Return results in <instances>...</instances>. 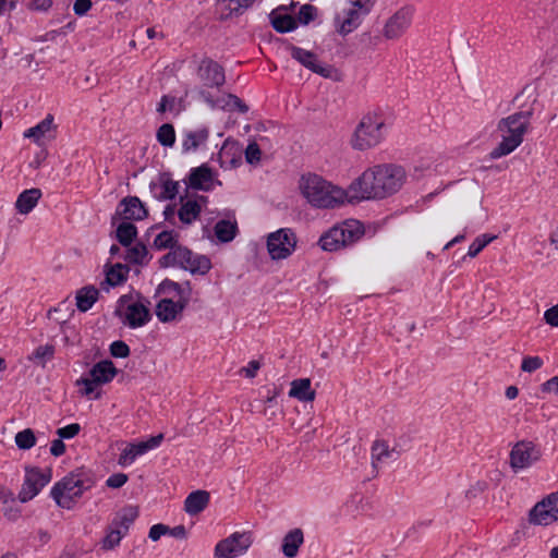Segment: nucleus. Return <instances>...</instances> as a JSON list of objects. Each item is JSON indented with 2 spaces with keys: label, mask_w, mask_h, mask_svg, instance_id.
<instances>
[{
  "label": "nucleus",
  "mask_w": 558,
  "mask_h": 558,
  "mask_svg": "<svg viewBox=\"0 0 558 558\" xmlns=\"http://www.w3.org/2000/svg\"><path fill=\"white\" fill-rule=\"evenodd\" d=\"M404 180L405 172L399 166L377 165L371 167L349 185L351 202L386 198L398 192Z\"/></svg>",
  "instance_id": "nucleus-1"
},
{
  "label": "nucleus",
  "mask_w": 558,
  "mask_h": 558,
  "mask_svg": "<svg viewBox=\"0 0 558 558\" xmlns=\"http://www.w3.org/2000/svg\"><path fill=\"white\" fill-rule=\"evenodd\" d=\"M303 198L314 208L333 209L351 202L350 186L342 189L314 172L303 173L298 182Z\"/></svg>",
  "instance_id": "nucleus-2"
},
{
  "label": "nucleus",
  "mask_w": 558,
  "mask_h": 558,
  "mask_svg": "<svg viewBox=\"0 0 558 558\" xmlns=\"http://www.w3.org/2000/svg\"><path fill=\"white\" fill-rule=\"evenodd\" d=\"M531 112L520 111L504 118L498 123L500 143L490 151L492 159H499L514 151L523 142L529 129Z\"/></svg>",
  "instance_id": "nucleus-3"
},
{
  "label": "nucleus",
  "mask_w": 558,
  "mask_h": 558,
  "mask_svg": "<svg viewBox=\"0 0 558 558\" xmlns=\"http://www.w3.org/2000/svg\"><path fill=\"white\" fill-rule=\"evenodd\" d=\"M159 291L165 295L156 305V316L161 323H170L181 316L190 301L189 284L163 280Z\"/></svg>",
  "instance_id": "nucleus-4"
},
{
  "label": "nucleus",
  "mask_w": 558,
  "mask_h": 558,
  "mask_svg": "<svg viewBox=\"0 0 558 558\" xmlns=\"http://www.w3.org/2000/svg\"><path fill=\"white\" fill-rule=\"evenodd\" d=\"M148 305L149 302L140 294H123L117 301L114 315L123 326L137 329L151 319Z\"/></svg>",
  "instance_id": "nucleus-5"
},
{
  "label": "nucleus",
  "mask_w": 558,
  "mask_h": 558,
  "mask_svg": "<svg viewBox=\"0 0 558 558\" xmlns=\"http://www.w3.org/2000/svg\"><path fill=\"white\" fill-rule=\"evenodd\" d=\"M93 483L81 473H69L56 482L50 489V497L58 507L72 509L83 494L92 488Z\"/></svg>",
  "instance_id": "nucleus-6"
},
{
  "label": "nucleus",
  "mask_w": 558,
  "mask_h": 558,
  "mask_svg": "<svg viewBox=\"0 0 558 558\" xmlns=\"http://www.w3.org/2000/svg\"><path fill=\"white\" fill-rule=\"evenodd\" d=\"M364 235L363 225L355 219H348L333 226L319 238L318 245L323 251L336 252L353 245Z\"/></svg>",
  "instance_id": "nucleus-7"
},
{
  "label": "nucleus",
  "mask_w": 558,
  "mask_h": 558,
  "mask_svg": "<svg viewBox=\"0 0 558 558\" xmlns=\"http://www.w3.org/2000/svg\"><path fill=\"white\" fill-rule=\"evenodd\" d=\"M374 4L375 0H348L333 17L335 31L343 37L353 33L371 13Z\"/></svg>",
  "instance_id": "nucleus-8"
},
{
  "label": "nucleus",
  "mask_w": 558,
  "mask_h": 558,
  "mask_svg": "<svg viewBox=\"0 0 558 558\" xmlns=\"http://www.w3.org/2000/svg\"><path fill=\"white\" fill-rule=\"evenodd\" d=\"M384 120L378 114H365L354 131L351 140L352 147L357 150L375 147L384 140Z\"/></svg>",
  "instance_id": "nucleus-9"
},
{
  "label": "nucleus",
  "mask_w": 558,
  "mask_h": 558,
  "mask_svg": "<svg viewBox=\"0 0 558 558\" xmlns=\"http://www.w3.org/2000/svg\"><path fill=\"white\" fill-rule=\"evenodd\" d=\"M137 517L138 510L134 506H126L117 512L106 529L105 536L100 542L101 548L104 550H112L118 547L128 535L130 527Z\"/></svg>",
  "instance_id": "nucleus-10"
},
{
  "label": "nucleus",
  "mask_w": 558,
  "mask_h": 558,
  "mask_svg": "<svg viewBox=\"0 0 558 558\" xmlns=\"http://www.w3.org/2000/svg\"><path fill=\"white\" fill-rule=\"evenodd\" d=\"M298 236L291 228H280L266 235V250L272 262L288 259L296 250Z\"/></svg>",
  "instance_id": "nucleus-11"
},
{
  "label": "nucleus",
  "mask_w": 558,
  "mask_h": 558,
  "mask_svg": "<svg viewBox=\"0 0 558 558\" xmlns=\"http://www.w3.org/2000/svg\"><path fill=\"white\" fill-rule=\"evenodd\" d=\"M24 480L19 492V500L23 504L34 499L52 478L50 468L25 466Z\"/></svg>",
  "instance_id": "nucleus-12"
},
{
  "label": "nucleus",
  "mask_w": 558,
  "mask_h": 558,
  "mask_svg": "<svg viewBox=\"0 0 558 558\" xmlns=\"http://www.w3.org/2000/svg\"><path fill=\"white\" fill-rule=\"evenodd\" d=\"M252 544L253 536L251 532L236 531L216 544L214 556L216 558H238L245 555Z\"/></svg>",
  "instance_id": "nucleus-13"
},
{
  "label": "nucleus",
  "mask_w": 558,
  "mask_h": 558,
  "mask_svg": "<svg viewBox=\"0 0 558 558\" xmlns=\"http://www.w3.org/2000/svg\"><path fill=\"white\" fill-rule=\"evenodd\" d=\"M531 524L548 526L558 521V490L538 501L529 513Z\"/></svg>",
  "instance_id": "nucleus-14"
},
{
  "label": "nucleus",
  "mask_w": 558,
  "mask_h": 558,
  "mask_svg": "<svg viewBox=\"0 0 558 558\" xmlns=\"http://www.w3.org/2000/svg\"><path fill=\"white\" fill-rule=\"evenodd\" d=\"M542 457L538 446L532 441L522 440L517 442L510 451V466L518 473L531 468Z\"/></svg>",
  "instance_id": "nucleus-15"
},
{
  "label": "nucleus",
  "mask_w": 558,
  "mask_h": 558,
  "mask_svg": "<svg viewBox=\"0 0 558 558\" xmlns=\"http://www.w3.org/2000/svg\"><path fill=\"white\" fill-rule=\"evenodd\" d=\"M414 12L415 9L412 5L398 9L384 24V37L388 40L402 37L412 25Z\"/></svg>",
  "instance_id": "nucleus-16"
},
{
  "label": "nucleus",
  "mask_w": 558,
  "mask_h": 558,
  "mask_svg": "<svg viewBox=\"0 0 558 558\" xmlns=\"http://www.w3.org/2000/svg\"><path fill=\"white\" fill-rule=\"evenodd\" d=\"M162 439L163 435L158 434L156 436L149 437L146 440L125 444V446L120 451L118 464L121 468L131 466L137 458L146 454L150 450L157 449L161 445Z\"/></svg>",
  "instance_id": "nucleus-17"
},
{
  "label": "nucleus",
  "mask_w": 558,
  "mask_h": 558,
  "mask_svg": "<svg viewBox=\"0 0 558 558\" xmlns=\"http://www.w3.org/2000/svg\"><path fill=\"white\" fill-rule=\"evenodd\" d=\"M291 57L306 69L323 77H330L331 75V66L322 63L317 56L312 51L293 46L291 47Z\"/></svg>",
  "instance_id": "nucleus-18"
},
{
  "label": "nucleus",
  "mask_w": 558,
  "mask_h": 558,
  "mask_svg": "<svg viewBox=\"0 0 558 558\" xmlns=\"http://www.w3.org/2000/svg\"><path fill=\"white\" fill-rule=\"evenodd\" d=\"M56 128L53 116L47 114L36 125L25 130L23 136L32 140L36 145L43 146L47 141L54 138Z\"/></svg>",
  "instance_id": "nucleus-19"
},
{
  "label": "nucleus",
  "mask_w": 558,
  "mask_h": 558,
  "mask_svg": "<svg viewBox=\"0 0 558 558\" xmlns=\"http://www.w3.org/2000/svg\"><path fill=\"white\" fill-rule=\"evenodd\" d=\"M149 191L157 201H172L179 194V182L171 180L167 174H160L150 181Z\"/></svg>",
  "instance_id": "nucleus-20"
},
{
  "label": "nucleus",
  "mask_w": 558,
  "mask_h": 558,
  "mask_svg": "<svg viewBox=\"0 0 558 558\" xmlns=\"http://www.w3.org/2000/svg\"><path fill=\"white\" fill-rule=\"evenodd\" d=\"M198 76L207 87H220L223 85L226 80L222 66L210 59H204L201 62L198 66Z\"/></svg>",
  "instance_id": "nucleus-21"
},
{
  "label": "nucleus",
  "mask_w": 558,
  "mask_h": 558,
  "mask_svg": "<svg viewBox=\"0 0 558 558\" xmlns=\"http://www.w3.org/2000/svg\"><path fill=\"white\" fill-rule=\"evenodd\" d=\"M217 184L220 182L216 180L208 166L202 165L190 170L189 185L192 189L208 192L214 190Z\"/></svg>",
  "instance_id": "nucleus-22"
},
{
  "label": "nucleus",
  "mask_w": 558,
  "mask_h": 558,
  "mask_svg": "<svg viewBox=\"0 0 558 558\" xmlns=\"http://www.w3.org/2000/svg\"><path fill=\"white\" fill-rule=\"evenodd\" d=\"M218 162L223 170H230L242 163V148L238 142L226 140L218 153Z\"/></svg>",
  "instance_id": "nucleus-23"
},
{
  "label": "nucleus",
  "mask_w": 558,
  "mask_h": 558,
  "mask_svg": "<svg viewBox=\"0 0 558 558\" xmlns=\"http://www.w3.org/2000/svg\"><path fill=\"white\" fill-rule=\"evenodd\" d=\"M119 213L126 220H143L148 211L144 203L137 196L124 197L119 204Z\"/></svg>",
  "instance_id": "nucleus-24"
},
{
  "label": "nucleus",
  "mask_w": 558,
  "mask_h": 558,
  "mask_svg": "<svg viewBox=\"0 0 558 558\" xmlns=\"http://www.w3.org/2000/svg\"><path fill=\"white\" fill-rule=\"evenodd\" d=\"M209 132L206 128L185 131L182 137V151L184 154L195 153L207 143Z\"/></svg>",
  "instance_id": "nucleus-25"
},
{
  "label": "nucleus",
  "mask_w": 558,
  "mask_h": 558,
  "mask_svg": "<svg viewBox=\"0 0 558 558\" xmlns=\"http://www.w3.org/2000/svg\"><path fill=\"white\" fill-rule=\"evenodd\" d=\"M129 275V268L120 263L106 266L105 279L100 282V289L108 292L111 288L122 284Z\"/></svg>",
  "instance_id": "nucleus-26"
},
{
  "label": "nucleus",
  "mask_w": 558,
  "mask_h": 558,
  "mask_svg": "<svg viewBox=\"0 0 558 558\" xmlns=\"http://www.w3.org/2000/svg\"><path fill=\"white\" fill-rule=\"evenodd\" d=\"M117 374L118 369L110 360H102L97 362L88 372V375L93 378V381H96L99 386L112 381Z\"/></svg>",
  "instance_id": "nucleus-27"
},
{
  "label": "nucleus",
  "mask_w": 558,
  "mask_h": 558,
  "mask_svg": "<svg viewBox=\"0 0 558 558\" xmlns=\"http://www.w3.org/2000/svg\"><path fill=\"white\" fill-rule=\"evenodd\" d=\"M256 0H218L217 11L222 20L244 13Z\"/></svg>",
  "instance_id": "nucleus-28"
},
{
  "label": "nucleus",
  "mask_w": 558,
  "mask_h": 558,
  "mask_svg": "<svg viewBox=\"0 0 558 558\" xmlns=\"http://www.w3.org/2000/svg\"><path fill=\"white\" fill-rule=\"evenodd\" d=\"M399 457V452L395 448H390L384 439H377L372 445V464L374 468L393 461Z\"/></svg>",
  "instance_id": "nucleus-29"
},
{
  "label": "nucleus",
  "mask_w": 558,
  "mask_h": 558,
  "mask_svg": "<svg viewBox=\"0 0 558 558\" xmlns=\"http://www.w3.org/2000/svg\"><path fill=\"white\" fill-rule=\"evenodd\" d=\"M304 543V533L300 527L290 530L282 538L281 551L286 558H295Z\"/></svg>",
  "instance_id": "nucleus-30"
},
{
  "label": "nucleus",
  "mask_w": 558,
  "mask_h": 558,
  "mask_svg": "<svg viewBox=\"0 0 558 558\" xmlns=\"http://www.w3.org/2000/svg\"><path fill=\"white\" fill-rule=\"evenodd\" d=\"M204 202V197H199L198 199L190 198L183 202L178 210L180 221L186 226L195 222L201 215Z\"/></svg>",
  "instance_id": "nucleus-31"
},
{
  "label": "nucleus",
  "mask_w": 558,
  "mask_h": 558,
  "mask_svg": "<svg viewBox=\"0 0 558 558\" xmlns=\"http://www.w3.org/2000/svg\"><path fill=\"white\" fill-rule=\"evenodd\" d=\"M209 499V493L206 490L192 492L185 498L184 510L190 515H196L207 507Z\"/></svg>",
  "instance_id": "nucleus-32"
},
{
  "label": "nucleus",
  "mask_w": 558,
  "mask_h": 558,
  "mask_svg": "<svg viewBox=\"0 0 558 558\" xmlns=\"http://www.w3.org/2000/svg\"><path fill=\"white\" fill-rule=\"evenodd\" d=\"M190 256L191 251L189 248L177 245L160 258V265L163 267H178L183 269Z\"/></svg>",
  "instance_id": "nucleus-33"
},
{
  "label": "nucleus",
  "mask_w": 558,
  "mask_h": 558,
  "mask_svg": "<svg viewBox=\"0 0 558 558\" xmlns=\"http://www.w3.org/2000/svg\"><path fill=\"white\" fill-rule=\"evenodd\" d=\"M40 197L39 189L25 190L17 196L15 208L20 214L27 215L36 207Z\"/></svg>",
  "instance_id": "nucleus-34"
},
{
  "label": "nucleus",
  "mask_w": 558,
  "mask_h": 558,
  "mask_svg": "<svg viewBox=\"0 0 558 558\" xmlns=\"http://www.w3.org/2000/svg\"><path fill=\"white\" fill-rule=\"evenodd\" d=\"M289 396L302 402L313 401L315 399V391L311 387V380L308 378L293 380Z\"/></svg>",
  "instance_id": "nucleus-35"
},
{
  "label": "nucleus",
  "mask_w": 558,
  "mask_h": 558,
  "mask_svg": "<svg viewBox=\"0 0 558 558\" xmlns=\"http://www.w3.org/2000/svg\"><path fill=\"white\" fill-rule=\"evenodd\" d=\"M99 298V290L94 286L81 288L75 295L76 306L81 312L89 311Z\"/></svg>",
  "instance_id": "nucleus-36"
},
{
  "label": "nucleus",
  "mask_w": 558,
  "mask_h": 558,
  "mask_svg": "<svg viewBox=\"0 0 558 558\" xmlns=\"http://www.w3.org/2000/svg\"><path fill=\"white\" fill-rule=\"evenodd\" d=\"M270 17L272 27L279 33H289L298 27L296 19L284 11H272Z\"/></svg>",
  "instance_id": "nucleus-37"
},
{
  "label": "nucleus",
  "mask_w": 558,
  "mask_h": 558,
  "mask_svg": "<svg viewBox=\"0 0 558 558\" xmlns=\"http://www.w3.org/2000/svg\"><path fill=\"white\" fill-rule=\"evenodd\" d=\"M211 268V263L205 255L195 254L191 251V256L187 259L184 270L192 275H206Z\"/></svg>",
  "instance_id": "nucleus-38"
},
{
  "label": "nucleus",
  "mask_w": 558,
  "mask_h": 558,
  "mask_svg": "<svg viewBox=\"0 0 558 558\" xmlns=\"http://www.w3.org/2000/svg\"><path fill=\"white\" fill-rule=\"evenodd\" d=\"M124 259L130 264L143 265L148 262V251L143 243L125 246Z\"/></svg>",
  "instance_id": "nucleus-39"
},
{
  "label": "nucleus",
  "mask_w": 558,
  "mask_h": 558,
  "mask_svg": "<svg viewBox=\"0 0 558 558\" xmlns=\"http://www.w3.org/2000/svg\"><path fill=\"white\" fill-rule=\"evenodd\" d=\"M236 233V223L229 220H219L215 226V234L220 242L232 241Z\"/></svg>",
  "instance_id": "nucleus-40"
},
{
  "label": "nucleus",
  "mask_w": 558,
  "mask_h": 558,
  "mask_svg": "<svg viewBox=\"0 0 558 558\" xmlns=\"http://www.w3.org/2000/svg\"><path fill=\"white\" fill-rule=\"evenodd\" d=\"M136 234V227L130 221H123L117 228V239L123 246L131 245Z\"/></svg>",
  "instance_id": "nucleus-41"
},
{
  "label": "nucleus",
  "mask_w": 558,
  "mask_h": 558,
  "mask_svg": "<svg viewBox=\"0 0 558 558\" xmlns=\"http://www.w3.org/2000/svg\"><path fill=\"white\" fill-rule=\"evenodd\" d=\"M178 235L172 230L162 231L154 239V247L157 250L174 248L177 246Z\"/></svg>",
  "instance_id": "nucleus-42"
},
{
  "label": "nucleus",
  "mask_w": 558,
  "mask_h": 558,
  "mask_svg": "<svg viewBox=\"0 0 558 558\" xmlns=\"http://www.w3.org/2000/svg\"><path fill=\"white\" fill-rule=\"evenodd\" d=\"M156 137L163 147H172L175 143V131L172 124L165 123L157 130Z\"/></svg>",
  "instance_id": "nucleus-43"
},
{
  "label": "nucleus",
  "mask_w": 558,
  "mask_h": 558,
  "mask_svg": "<svg viewBox=\"0 0 558 558\" xmlns=\"http://www.w3.org/2000/svg\"><path fill=\"white\" fill-rule=\"evenodd\" d=\"M15 445L21 450H29L36 445V436L31 428H25L15 435Z\"/></svg>",
  "instance_id": "nucleus-44"
},
{
  "label": "nucleus",
  "mask_w": 558,
  "mask_h": 558,
  "mask_svg": "<svg viewBox=\"0 0 558 558\" xmlns=\"http://www.w3.org/2000/svg\"><path fill=\"white\" fill-rule=\"evenodd\" d=\"M496 239V235L487 233L478 235L469 246L468 256L475 257L482 252L490 242Z\"/></svg>",
  "instance_id": "nucleus-45"
},
{
  "label": "nucleus",
  "mask_w": 558,
  "mask_h": 558,
  "mask_svg": "<svg viewBox=\"0 0 558 558\" xmlns=\"http://www.w3.org/2000/svg\"><path fill=\"white\" fill-rule=\"evenodd\" d=\"M53 354L54 347L52 344L40 345L34 351L33 360L41 366H45L46 363L53 357Z\"/></svg>",
  "instance_id": "nucleus-46"
},
{
  "label": "nucleus",
  "mask_w": 558,
  "mask_h": 558,
  "mask_svg": "<svg viewBox=\"0 0 558 558\" xmlns=\"http://www.w3.org/2000/svg\"><path fill=\"white\" fill-rule=\"evenodd\" d=\"M317 15V9L314 5L311 4H304L300 8L298 13V24L301 23L303 25H307L310 22H312Z\"/></svg>",
  "instance_id": "nucleus-47"
},
{
  "label": "nucleus",
  "mask_w": 558,
  "mask_h": 558,
  "mask_svg": "<svg viewBox=\"0 0 558 558\" xmlns=\"http://www.w3.org/2000/svg\"><path fill=\"white\" fill-rule=\"evenodd\" d=\"M109 352L113 357L124 359L130 355V348L124 341L117 340L110 344Z\"/></svg>",
  "instance_id": "nucleus-48"
},
{
  "label": "nucleus",
  "mask_w": 558,
  "mask_h": 558,
  "mask_svg": "<svg viewBox=\"0 0 558 558\" xmlns=\"http://www.w3.org/2000/svg\"><path fill=\"white\" fill-rule=\"evenodd\" d=\"M262 151L256 143H250L245 149V159L250 165H256L259 162Z\"/></svg>",
  "instance_id": "nucleus-49"
},
{
  "label": "nucleus",
  "mask_w": 558,
  "mask_h": 558,
  "mask_svg": "<svg viewBox=\"0 0 558 558\" xmlns=\"http://www.w3.org/2000/svg\"><path fill=\"white\" fill-rule=\"evenodd\" d=\"M81 430V426L77 423H72L66 426L60 427L57 429V435L59 438L63 439H71L75 437Z\"/></svg>",
  "instance_id": "nucleus-50"
},
{
  "label": "nucleus",
  "mask_w": 558,
  "mask_h": 558,
  "mask_svg": "<svg viewBox=\"0 0 558 558\" xmlns=\"http://www.w3.org/2000/svg\"><path fill=\"white\" fill-rule=\"evenodd\" d=\"M543 366V360L539 356H526L522 360L521 368L524 372L532 373Z\"/></svg>",
  "instance_id": "nucleus-51"
},
{
  "label": "nucleus",
  "mask_w": 558,
  "mask_h": 558,
  "mask_svg": "<svg viewBox=\"0 0 558 558\" xmlns=\"http://www.w3.org/2000/svg\"><path fill=\"white\" fill-rule=\"evenodd\" d=\"M77 386H82V393L84 396H90L95 392L96 388L99 386L96 381H93V378L88 376H82L76 380Z\"/></svg>",
  "instance_id": "nucleus-52"
},
{
  "label": "nucleus",
  "mask_w": 558,
  "mask_h": 558,
  "mask_svg": "<svg viewBox=\"0 0 558 558\" xmlns=\"http://www.w3.org/2000/svg\"><path fill=\"white\" fill-rule=\"evenodd\" d=\"M177 98L173 96L165 95L161 97L160 102L157 107V111L160 113H165L167 111L172 112L177 107Z\"/></svg>",
  "instance_id": "nucleus-53"
},
{
  "label": "nucleus",
  "mask_w": 558,
  "mask_h": 558,
  "mask_svg": "<svg viewBox=\"0 0 558 558\" xmlns=\"http://www.w3.org/2000/svg\"><path fill=\"white\" fill-rule=\"evenodd\" d=\"M128 482V475L124 473H114L111 474L107 481L106 485L110 488H120Z\"/></svg>",
  "instance_id": "nucleus-54"
},
{
  "label": "nucleus",
  "mask_w": 558,
  "mask_h": 558,
  "mask_svg": "<svg viewBox=\"0 0 558 558\" xmlns=\"http://www.w3.org/2000/svg\"><path fill=\"white\" fill-rule=\"evenodd\" d=\"M93 2L92 0H75L73 3V11L75 15L82 17L85 16L88 11L92 9Z\"/></svg>",
  "instance_id": "nucleus-55"
},
{
  "label": "nucleus",
  "mask_w": 558,
  "mask_h": 558,
  "mask_svg": "<svg viewBox=\"0 0 558 558\" xmlns=\"http://www.w3.org/2000/svg\"><path fill=\"white\" fill-rule=\"evenodd\" d=\"M167 531H168V525L162 524V523L154 524L149 529L148 537L153 542H157V541H159L161 538V536L167 535Z\"/></svg>",
  "instance_id": "nucleus-56"
},
{
  "label": "nucleus",
  "mask_w": 558,
  "mask_h": 558,
  "mask_svg": "<svg viewBox=\"0 0 558 558\" xmlns=\"http://www.w3.org/2000/svg\"><path fill=\"white\" fill-rule=\"evenodd\" d=\"M260 368V363L256 360H252L246 366L240 369V374L246 378H254Z\"/></svg>",
  "instance_id": "nucleus-57"
},
{
  "label": "nucleus",
  "mask_w": 558,
  "mask_h": 558,
  "mask_svg": "<svg viewBox=\"0 0 558 558\" xmlns=\"http://www.w3.org/2000/svg\"><path fill=\"white\" fill-rule=\"evenodd\" d=\"M544 319L548 325L558 327V304L545 311Z\"/></svg>",
  "instance_id": "nucleus-58"
},
{
  "label": "nucleus",
  "mask_w": 558,
  "mask_h": 558,
  "mask_svg": "<svg viewBox=\"0 0 558 558\" xmlns=\"http://www.w3.org/2000/svg\"><path fill=\"white\" fill-rule=\"evenodd\" d=\"M543 392H550L558 396V376H554L542 385Z\"/></svg>",
  "instance_id": "nucleus-59"
},
{
  "label": "nucleus",
  "mask_w": 558,
  "mask_h": 558,
  "mask_svg": "<svg viewBox=\"0 0 558 558\" xmlns=\"http://www.w3.org/2000/svg\"><path fill=\"white\" fill-rule=\"evenodd\" d=\"M65 452V445L61 438L54 439L50 445V453L54 457H61Z\"/></svg>",
  "instance_id": "nucleus-60"
},
{
  "label": "nucleus",
  "mask_w": 558,
  "mask_h": 558,
  "mask_svg": "<svg viewBox=\"0 0 558 558\" xmlns=\"http://www.w3.org/2000/svg\"><path fill=\"white\" fill-rule=\"evenodd\" d=\"M167 535H170L174 538L184 539L186 538V530L183 525H177L174 527L168 526Z\"/></svg>",
  "instance_id": "nucleus-61"
},
{
  "label": "nucleus",
  "mask_w": 558,
  "mask_h": 558,
  "mask_svg": "<svg viewBox=\"0 0 558 558\" xmlns=\"http://www.w3.org/2000/svg\"><path fill=\"white\" fill-rule=\"evenodd\" d=\"M51 5V0H32L31 2V9L36 11H47Z\"/></svg>",
  "instance_id": "nucleus-62"
},
{
  "label": "nucleus",
  "mask_w": 558,
  "mask_h": 558,
  "mask_svg": "<svg viewBox=\"0 0 558 558\" xmlns=\"http://www.w3.org/2000/svg\"><path fill=\"white\" fill-rule=\"evenodd\" d=\"M15 9V2L9 0H0V15H3L8 11Z\"/></svg>",
  "instance_id": "nucleus-63"
},
{
  "label": "nucleus",
  "mask_w": 558,
  "mask_h": 558,
  "mask_svg": "<svg viewBox=\"0 0 558 558\" xmlns=\"http://www.w3.org/2000/svg\"><path fill=\"white\" fill-rule=\"evenodd\" d=\"M507 399L509 400H513L518 397L519 395V389L515 387V386H509L507 389H506V392H505Z\"/></svg>",
  "instance_id": "nucleus-64"
}]
</instances>
